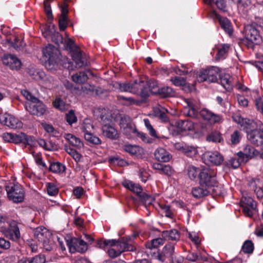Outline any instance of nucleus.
Returning a JSON list of instances; mask_svg holds the SVG:
<instances>
[{
    "mask_svg": "<svg viewBox=\"0 0 263 263\" xmlns=\"http://www.w3.org/2000/svg\"><path fill=\"white\" fill-rule=\"evenodd\" d=\"M41 125L44 129L50 134V136L55 137L58 136L59 134V132L55 129L52 125L46 123H42Z\"/></svg>",
    "mask_w": 263,
    "mask_h": 263,
    "instance_id": "obj_43",
    "label": "nucleus"
},
{
    "mask_svg": "<svg viewBox=\"0 0 263 263\" xmlns=\"http://www.w3.org/2000/svg\"><path fill=\"white\" fill-rule=\"evenodd\" d=\"M161 235L164 239L168 238V240H178L180 238L179 232L176 229L164 231L162 232Z\"/></svg>",
    "mask_w": 263,
    "mask_h": 263,
    "instance_id": "obj_30",
    "label": "nucleus"
},
{
    "mask_svg": "<svg viewBox=\"0 0 263 263\" xmlns=\"http://www.w3.org/2000/svg\"><path fill=\"white\" fill-rule=\"evenodd\" d=\"M171 81L175 86H184L186 84L185 79L182 77H175L171 79Z\"/></svg>",
    "mask_w": 263,
    "mask_h": 263,
    "instance_id": "obj_55",
    "label": "nucleus"
},
{
    "mask_svg": "<svg viewBox=\"0 0 263 263\" xmlns=\"http://www.w3.org/2000/svg\"><path fill=\"white\" fill-rule=\"evenodd\" d=\"M243 152L245 154L246 158L247 159H252L257 156L259 152L254 147L250 145H247L243 148Z\"/></svg>",
    "mask_w": 263,
    "mask_h": 263,
    "instance_id": "obj_34",
    "label": "nucleus"
},
{
    "mask_svg": "<svg viewBox=\"0 0 263 263\" xmlns=\"http://www.w3.org/2000/svg\"><path fill=\"white\" fill-rule=\"evenodd\" d=\"M215 15L219 21L221 27L229 35H231L233 32V29L229 20L226 17L220 16L216 13H215Z\"/></svg>",
    "mask_w": 263,
    "mask_h": 263,
    "instance_id": "obj_25",
    "label": "nucleus"
},
{
    "mask_svg": "<svg viewBox=\"0 0 263 263\" xmlns=\"http://www.w3.org/2000/svg\"><path fill=\"white\" fill-rule=\"evenodd\" d=\"M140 201L146 206L147 204L150 205L154 200V198L151 195L142 192L138 196Z\"/></svg>",
    "mask_w": 263,
    "mask_h": 263,
    "instance_id": "obj_41",
    "label": "nucleus"
},
{
    "mask_svg": "<svg viewBox=\"0 0 263 263\" xmlns=\"http://www.w3.org/2000/svg\"><path fill=\"white\" fill-rule=\"evenodd\" d=\"M51 236H48L46 238L42 240L41 242L39 243L36 242V246H40L41 248H44L46 251H49L53 249L54 243L52 240H51Z\"/></svg>",
    "mask_w": 263,
    "mask_h": 263,
    "instance_id": "obj_36",
    "label": "nucleus"
},
{
    "mask_svg": "<svg viewBox=\"0 0 263 263\" xmlns=\"http://www.w3.org/2000/svg\"><path fill=\"white\" fill-rule=\"evenodd\" d=\"M185 103L186 106L184 108V115L192 118H197L199 112L196 108L194 100L192 99H185Z\"/></svg>",
    "mask_w": 263,
    "mask_h": 263,
    "instance_id": "obj_18",
    "label": "nucleus"
},
{
    "mask_svg": "<svg viewBox=\"0 0 263 263\" xmlns=\"http://www.w3.org/2000/svg\"><path fill=\"white\" fill-rule=\"evenodd\" d=\"M65 137L70 144L74 146L81 147L83 145V143L81 140L71 134H66Z\"/></svg>",
    "mask_w": 263,
    "mask_h": 263,
    "instance_id": "obj_40",
    "label": "nucleus"
},
{
    "mask_svg": "<svg viewBox=\"0 0 263 263\" xmlns=\"http://www.w3.org/2000/svg\"><path fill=\"white\" fill-rule=\"evenodd\" d=\"M45 111V105L40 102L37 98L34 97V115L41 116L44 115Z\"/></svg>",
    "mask_w": 263,
    "mask_h": 263,
    "instance_id": "obj_28",
    "label": "nucleus"
},
{
    "mask_svg": "<svg viewBox=\"0 0 263 263\" xmlns=\"http://www.w3.org/2000/svg\"><path fill=\"white\" fill-rule=\"evenodd\" d=\"M9 60L10 62L9 64H8V66L10 68L12 69H18L21 67V62L15 55L11 54L10 59H9Z\"/></svg>",
    "mask_w": 263,
    "mask_h": 263,
    "instance_id": "obj_47",
    "label": "nucleus"
},
{
    "mask_svg": "<svg viewBox=\"0 0 263 263\" xmlns=\"http://www.w3.org/2000/svg\"><path fill=\"white\" fill-rule=\"evenodd\" d=\"M164 242V240L162 238H157L151 240V242H147L145 246L147 248L152 249L157 248Z\"/></svg>",
    "mask_w": 263,
    "mask_h": 263,
    "instance_id": "obj_42",
    "label": "nucleus"
},
{
    "mask_svg": "<svg viewBox=\"0 0 263 263\" xmlns=\"http://www.w3.org/2000/svg\"><path fill=\"white\" fill-rule=\"evenodd\" d=\"M155 116L158 117L162 122L167 123L169 122V118L166 115L167 109L161 107L156 108L154 110Z\"/></svg>",
    "mask_w": 263,
    "mask_h": 263,
    "instance_id": "obj_33",
    "label": "nucleus"
},
{
    "mask_svg": "<svg viewBox=\"0 0 263 263\" xmlns=\"http://www.w3.org/2000/svg\"><path fill=\"white\" fill-rule=\"evenodd\" d=\"M126 252V251H123V249L120 248L118 250H116L114 249H109L108 250V254L109 257L111 258H116L117 257L119 256L123 252Z\"/></svg>",
    "mask_w": 263,
    "mask_h": 263,
    "instance_id": "obj_56",
    "label": "nucleus"
},
{
    "mask_svg": "<svg viewBox=\"0 0 263 263\" xmlns=\"http://www.w3.org/2000/svg\"><path fill=\"white\" fill-rule=\"evenodd\" d=\"M122 185L126 189L132 191L137 196H138L142 192V186L138 184L134 183L129 180H124L122 182Z\"/></svg>",
    "mask_w": 263,
    "mask_h": 263,
    "instance_id": "obj_27",
    "label": "nucleus"
},
{
    "mask_svg": "<svg viewBox=\"0 0 263 263\" xmlns=\"http://www.w3.org/2000/svg\"><path fill=\"white\" fill-rule=\"evenodd\" d=\"M175 244L168 243L166 244L161 253L157 256V259L161 262H164L166 259H170L174 254Z\"/></svg>",
    "mask_w": 263,
    "mask_h": 263,
    "instance_id": "obj_17",
    "label": "nucleus"
},
{
    "mask_svg": "<svg viewBox=\"0 0 263 263\" xmlns=\"http://www.w3.org/2000/svg\"><path fill=\"white\" fill-rule=\"evenodd\" d=\"M42 33L46 39L51 38V41L56 44L60 48L64 50H68V48L72 46L74 42L69 38L63 39L62 35L55 30V26L52 28L50 26L44 27Z\"/></svg>",
    "mask_w": 263,
    "mask_h": 263,
    "instance_id": "obj_3",
    "label": "nucleus"
},
{
    "mask_svg": "<svg viewBox=\"0 0 263 263\" xmlns=\"http://www.w3.org/2000/svg\"><path fill=\"white\" fill-rule=\"evenodd\" d=\"M44 55L47 58L45 62V66L49 70L55 69L61 63L63 66L69 70H73L72 63L67 58H64L63 61L61 59L60 50L52 45L49 44L43 50Z\"/></svg>",
    "mask_w": 263,
    "mask_h": 263,
    "instance_id": "obj_1",
    "label": "nucleus"
},
{
    "mask_svg": "<svg viewBox=\"0 0 263 263\" xmlns=\"http://www.w3.org/2000/svg\"><path fill=\"white\" fill-rule=\"evenodd\" d=\"M175 91L170 87L164 86L160 88L157 94L160 98H165L175 96Z\"/></svg>",
    "mask_w": 263,
    "mask_h": 263,
    "instance_id": "obj_32",
    "label": "nucleus"
},
{
    "mask_svg": "<svg viewBox=\"0 0 263 263\" xmlns=\"http://www.w3.org/2000/svg\"><path fill=\"white\" fill-rule=\"evenodd\" d=\"M6 191L10 200L14 203H20L24 199V191L21 185L13 184V186H6Z\"/></svg>",
    "mask_w": 263,
    "mask_h": 263,
    "instance_id": "obj_8",
    "label": "nucleus"
},
{
    "mask_svg": "<svg viewBox=\"0 0 263 263\" xmlns=\"http://www.w3.org/2000/svg\"><path fill=\"white\" fill-rule=\"evenodd\" d=\"M44 6L45 12L47 15L48 21L49 22H51L53 20V15L50 5L49 4V0L44 1Z\"/></svg>",
    "mask_w": 263,
    "mask_h": 263,
    "instance_id": "obj_49",
    "label": "nucleus"
},
{
    "mask_svg": "<svg viewBox=\"0 0 263 263\" xmlns=\"http://www.w3.org/2000/svg\"><path fill=\"white\" fill-rule=\"evenodd\" d=\"M241 163L237 157H234L231 158L227 164L234 168H237L240 166Z\"/></svg>",
    "mask_w": 263,
    "mask_h": 263,
    "instance_id": "obj_64",
    "label": "nucleus"
},
{
    "mask_svg": "<svg viewBox=\"0 0 263 263\" xmlns=\"http://www.w3.org/2000/svg\"><path fill=\"white\" fill-rule=\"evenodd\" d=\"M186 259L191 261H195L198 259L206 260L201 254L199 255L195 253H190L186 256Z\"/></svg>",
    "mask_w": 263,
    "mask_h": 263,
    "instance_id": "obj_60",
    "label": "nucleus"
},
{
    "mask_svg": "<svg viewBox=\"0 0 263 263\" xmlns=\"http://www.w3.org/2000/svg\"><path fill=\"white\" fill-rule=\"evenodd\" d=\"M219 77L221 85L228 91H230L232 89L231 76L229 74H219Z\"/></svg>",
    "mask_w": 263,
    "mask_h": 263,
    "instance_id": "obj_29",
    "label": "nucleus"
},
{
    "mask_svg": "<svg viewBox=\"0 0 263 263\" xmlns=\"http://www.w3.org/2000/svg\"><path fill=\"white\" fill-rule=\"evenodd\" d=\"M48 236H51V234L45 227H40L34 229V242L37 240L39 243Z\"/></svg>",
    "mask_w": 263,
    "mask_h": 263,
    "instance_id": "obj_22",
    "label": "nucleus"
},
{
    "mask_svg": "<svg viewBox=\"0 0 263 263\" xmlns=\"http://www.w3.org/2000/svg\"><path fill=\"white\" fill-rule=\"evenodd\" d=\"M68 50L71 52L72 60L74 61L77 67L80 68L85 65V58L83 56L79 47L74 43L68 48Z\"/></svg>",
    "mask_w": 263,
    "mask_h": 263,
    "instance_id": "obj_11",
    "label": "nucleus"
},
{
    "mask_svg": "<svg viewBox=\"0 0 263 263\" xmlns=\"http://www.w3.org/2000/svg\"><path fill=\"white\" fill-rule=\"evenodd\" d=\"M125 151L132 155L138 156L142 152V149L137 145H125L123 147Z\"/></svg>",
    "mask_w": 263,
    "mask_h": 263,
    "instance_id": "obj_38",
    "label": "nucleus"
},
{
    "mask_svg": "<svg viewBox=\"0 0 263 263\" xmlns=\"http://www.w3.org/2000/svg\"><path fill=\"white\" fill-rule=\"evenodd\" d=\"M131 92L137 94L143 98H146L149 96V91L145 87V82L143 81H135L132 83Z\"/></svg>",
    "mask_w": 263,
    "mask_h": 263,
    "instance_id": "obj_13",
    "label": "nucleus"
},
{
    "mask_svg": "<svg viewBox=\"0 0 263 263\" xmlns=\"http://www.w3.org/2000/svg\"><path fill=\"white\" fill-rule=\"evenodd\" d=\"M248 140L252 144L259 146L263 144V124L260 123V127L247 135Z\"/></svg>",
    "mask_w": 263,
    "mask_h": 263,
    "instance_id": "obj_10",
    "label": "nucleus"
},
{
    "mask_svg": "<svg viewBox=\"0 0 263 263\" xmlns=\"http://www.w3.org/2000/svg\"><path fill=\"white\" fill-rule=\"evenodd\" d=\"M229 46L228 45H223L221 48H218V52L215 57L216 61H219L224 58V55L228 52Z\"/></svg>",
    "mask_w": 263,
    "mask_h": 263,
    "instance_id": "obj_44",
    "label": "nucleus"
},
{
    "mask_svg": "<svg viewBox=\"0 0 263 263\" xmlns=\"http://www.w3.org/2000/svg\"><path fill=\"white\" fill-rule=\"evenodd\" d=\"M49 170L54 173L61 174L65 172V166L60 162H53L50 164Z\"/></svg>",
    "mask_w": 263,
    "mask_h": 263,
    "instance_id": "obj_37",
    "label": "nucleus"
},
{
    "mask_svg": "<svg viewBox=\"0 0 263 263\" xmlns=\"http://www.w3.org/2000/svg\"><path fill=\"white\" fill-rule=\"evenodd\" d=\"M243 33L245 37L243 42L249 48L253 49L255 45H259L262 41L259 30L255 25H246L244 27Z\"/></svg>",
    "mask_w": 263,
    "mask_h": 263,
    "instance_id": "obj_4",
    "label": "nucleus"
},
{
    "mask_svg": "<svg viewBox=\"0 0 263 263\" xmlns=\"http://www.w3.org/2000/svg\"><path fill=\"white\" fill-rule=\"evenodd\" d=\"M9 123L8 127L13 129H16L22 126V123L12 116L9 115Z\"/></svg>",
    "mask_w": 263,
    "mask_h": 263,
    "instance_id": "obj_48",
    "label": "nucleus"
},
{
    "mask_svg": "<svg viewBox=\"0 0 263 263\" xmlns=\"http://www.w3.org/2000/svg\"><path fill=\"white\" fill-rule=\"evenodd\" d=\"M242 138V134L239 130H235L231 135V142L232 144H238Z\"/></svg>",
    "mask_w": 263,
    "mask_h": 263,
    "instance_id": "obj_52",
    "label": "nucleus"
},
{
    "mask_svg": "<svg viewBox=\"0 0 263 263\" xmlns=\"http://www.w3.org/2000/svg\"><path fill=\"white\" fill-rule=\"evenodd\" d=\"M240 203L244 214L249 217H251L253 215L252 210L255 209L256 207L253 199L250 197L243 196Z\"/></svg>",
    "mask_w": 263,
    "mask_h": 263,
    "instance_id": "obj_15",
    "label": "nucleus"
},
{
    "mask_svg": "<svg viewBox=\"0 0 263 263\" xmlns=\"http://www.w3.org/2000/svg\"><path fill=\"white\" fill-rule=\"evenodd\" d=\"M254 250V245L252 242L250 240L246 241L243 246H242L241 250L245 253L250 254L252 253Z\"/></svg>",
    "mask_w": 263,
    "mask_h": 263,
    "instance_id": "obj_51",
    "label": "nucleus"
},
{
    "mask_svg": "<svg viewBox=\"0 0 263 263\" xmlns=\"http://www.w3.org/2000/svg\"><path fill=\"white\" fill-rule=\"evenodd\" d=\"M136 236H128L122 237L118 240H104L98 242L99 247L104 248L109 246L110 247L117 246L118 247L123 249V251L134 252L136 251L138 247L136 243L134 242Z\"/></svg>",
    "mask_w": 263,
    "mask_h": 263,
    "instance_id": "obj_2",
    "label": "nucleus"
},
{
    "mask_svg": "<svg viewBox=\"0 0 263 263\" xmlns=\"http://www.w3.org/2000/svg\"><path fill=\"white\" fill-rule=\"evenodd\" d=\"M154 156L158 161L164 162H168L172 158L170 153L162 147H159L156 149Z\"/></svg>",
    "mask_w": 263,
    "mask_h": 263,
    "instance_id": "obj_23",
    "label": "nucleus"
},
{
    "mask_svg": "<svg viewBox=\"0 0 263 263\" xmlns=\"http://www.w3.org/2000/svg\"><path fill=\"white\" fill-rule=\"evenodd\" d=\"M119 125L123 133L126 135L134 133L136 129L133 128L132 119L128 116H124L121 118Z\"/></svg>",
    "mask_w": 263,
    "mask_h": 263,
    "instance_id": "obj_19",
    "label": "nucleus"
},
{
    "mask_svg": "<svg viewBox=\"0 0 263 263\" xmlns=\"http://www.w3.org/2000/svg\"><path fill=\"white\" fill-rule=\"evenodd\" d=\"M211 190L205 186H199L193 188L192 193L193 196L196 198H200L208 196L210 194Z\"/></svg>",
    "mask_w": 263,
    "mask_h": 263,
    "instance_id": "obj_26",
    "label": "nucleus"
},
{
    "mask_svg": "<svg viewBox=\"0 0 263 263\" xmlns=\"http://www.w3.org/2000/svg\"><path fill=\"white\" fill-rule=\"evenodd\" d=\"M199 183L202 186L211 189L212 186L217 184L215 172L209 168L202 169L199 176Z\"/></svg>",
    "mask_w": 263,
    "mask_h": 263,
    "instance_id": "obj_6",
    "label": "nucleus"
},
{
    "mask_svg": "<svg viewBox=\"0 0 263 263\" xmlns=\"http://www.w3.org/2000/svg\"><path fill=\"white\" fill-rule=\"evenodd\" d=\"M145 87H147L149 93L157 95L160 88L158 87L157 82L154 80H150L145 82Z\"/></svg>",
    "mask_w": 263,
    "mask_h": 263,
    "instance_id": "obj_35",
    "label": "nucleus"
},
{
    "mask_svg": "<svg viewBox=\"0 0 263 263\" xmlns=\"http://www.w3.org/2000/svg\"><path fill=\"white\" fill-rule=\"evenodd\" d=\"M260 123H257L253 120L245 118V120L241 122V127L247 135L257 129L260 127Z\"/></svg>",
    "mask_w": 263,
    "mask_h": 263,
    "instance_id": "obj_21",
    "label": "nucleus"
},
{
    "mask_svg": "<svg viewBox=\"0 0 263 263\" xmlns=\"http://www.w3.org/2000/svg\"><path fill=\"white\" fill-rule=\"evenodd\" d=\"M220 69L217 67L212 66L211 68L201 71L197 75V80L199 83L207 81L210 82H215L217 80Z\"/></svg>",
    "mask_w": 263,
    "mask_h": 263,
    "instance_id": "obj_7",
    "label": "nucleus"
},
{
    "mask_svg": "<svg viewBox=\"0 0 263 263\" xmlns=\"http://www.w3.org/2000/svg\"><path fill=\"white\" fill-rule=\"evenodd\" d=\"M53 106L61 111H65L66 109V104L61 98H57L53 102Z\"/></svg>",
    "mask_w": 263,
    "mask_h": 263,
    "instance_id": "obj_50",
    "label": "nucleus"
},
{
    "mask_svg": "<svg viewBox=\"0 0 263 263\" xmlns=\"http://www.w3.org/2000/svg\"><path fill=\"white\" fill-rule=\"evenodd\" d=\"M134 133H136L137 136L140 138L143 141L148 143H151L152 142L153 140L150 138L146 134L142 132H139L137 131L136 129H135Z\"/></svg>",
    "mask_w": 263,
    "mask_h": 263,
    "instance_id": "obj_62",
    "label": "nucleus"
},
{
    "mask_svg": "<svg viewBox=\"0 0 263 263\" xmlns=\"http://www.w3.org/2000/svg\"><path fill=\"white\" fill-rule=\"evenodd\" d=\"M47 189L48 194L50 196H54L58 193V189L53 183H48Z\"/></svg>",
    "mask_w": 263,
    "mask_h": 263,
    "instance_id": "obj_57",
    "label": "nucleus"
},
{
    "mask_svg": "<svg viewBox=\"0 0 263 263\" xmlns=\"http://www.w3.org/2000/svg\"><path fill=\"white\" fill-rule=\"evenodd\" d=\"M179 132L192 131L194 129V123L190 120H179L175 122Z\"/></svg>",
    "mask_w": 263,
    "mask_h": 263,
    "instance_id": "obj_24",
    "label": "nucleus"
},
{
    "mask_svg": "<svg viewBox=\"0 0 263 263\" xmlns=\"http://www.w3.org/2000/svg\"><path fill=\"white\" fill-rule=\"evenodd\" d=\"M35 161L36 164L39 166V167L42 169H46L47 166L44 162L43 161L42 157L39 155H37L34 157Z\"/></svg>",
    "mask_w": 263,
    "mask_h": 263,
    "instance_id": "obj_63",
    "label": "nucleus"
},
{
    "mask_svg": "<svg viewBox=\"0 0 263 263\" xmlns=\"http://www.w3.org/2000/svg\"><path fill=\"white\" fill-rule=\"evenodd\" d=\"M201 117L205 120H206L211 123L215 124L221 123L223 121V118L221 115L214 114L210 110L203 108L199 112Z\"/></svg>",
    "mask_w": 263,
    "mask_h": 263,
    "instance_id": "obj_14",
    "label": "nucleus"
},
{
    "mask_svg": "<svg viewBox=\"0 0 263 263\" xmlns=\"http://www.w3.org/2000/svg\"><path fill=\"white\" fill-rule=\"evenodd\" d=\"M84 138L86 141L91 144L99 145L101 143V140L100 138L92 135L91 133L89 134H84Z\"/></svg>",
    "mask_w": 263,
    "mask_h": 263,
    "instance_id": "obj_46",
    "label": "nucleus"
},
{
    "mask_svg": "<svg viewBox=\"0 0 263 263\" xmlns=\"http://www.w3.org/2000/svg\"><path fill=\"white\" fill-rule=\"evenodd\" d=\"M204 157L206 160L216 165H220L223 161V156L218 152H207Z\"/></svg>",
    "mask_w": 263,
    "mask_h": 263,
    "instance_id": "obj_20",
    "label": "nucleus"
},
{
    "mask_svg": "<svg viewBox=\"0 0 263 263\" xmlns=\"http://www.w3.org/2000/svg\"><path fill=\"white\" fill-rule=\"evenodd\" d=\"M180 149L187 156H190L195 155L197 152L194 146L186 145L181 147Z\"/></svg>",
    "mask_w": 263,
    "mask_h": 263,
    "instance_id": "obj_54",
    "label": "nucleus"
},
{
    "mask_svg": "<svg viewBox=\"0 0 263 263\" xmlns=\"http://www.w3.org/2000/svg\"><path fill=\"white\" fill-rule=\"evenodd\" d=\"M66 121L70 125L77 121V118L75 116L74 111L70 110L66 115Z\"/></svg>",
    "mask_w": 263,
    "mask_h": 263,
    "instance_id": "obj_58",
    "label": "nucleus"
},
{
    "mask_svg": "<svg viewBox=\"0 0 263 263\" xmlns=\"http://www.w3.org/2000/svg\"><path fill=\"white\" fill-rule=\"evenodd\" d=\"M93 128V126L90 123L85 121L82 126L81 129L82 131L85 133H91L92 130Z\"/></svg>",
    "mask_w": 263,
    "mask_h": 263,
    "instance_id": "obj_61",
    "label": "nucleus"
},
{
    "mask_svg": "<svg viewBox=\"0 0 263 263\" xmlns=\"http://www.w3.org/2000/svg\"><path fill=\"white\" fill-rule=\"evenodd\" d=\"M213 3L220 10L223 12L227 11V5L224 0H214Z\"/></svg>",
    "mask_w": 263,
    "mask_h": 263,
    "instance_id": "obj_59",
    "label": "nucleus"
},
{
    "mask_svg": "<svg viewBox=\"0 0 263 263\" xmlns=\"http://www.w3.org/2000/svg\"><path fill=\"white\" fill-rule=\"evenodd\" d=\"M68 50L71 52L72 60L74 61L77 67L80 68L85 65V58L83 56L79 47L74 43L68 48Z\"/></svg>",
    "mask_w": 263,
    "mask_h": 263,
    "instance_id": "obj_12",
    "label": "nucleus"
},
{
    "mask_svg": "<svg viewBox=\"0 0 263 263\" xmlns=\"http://www.w3.org/2000/svg\"><path fill=\"white\" fill-rule=\"evenodd\" d=\"M206 140L209 142L220 143L222 141V138L220 133L218 132H214L207 136Z\"/></svg>",
    "mask_w": 263,
    "mask_h": 263,
    "instance_id": "obj_45",
    "label": "nucleus"
},
{
    "mask_svg": "<svg viewBox=\"0 0 263 263\" xmlns=\"http://www.w3.org/2000/svg\"><path fill=\"white\" fill-rule=\"evenodd\" d=\"M67 246L69 248V251L71 253H74L76 252L80 253H84L87 249V245L83 240L77 238H72L70 240L67 241Z\"/></svg>",
    "mask_w": 263,
    "mask_h": 263,
    "instance_id": "obj_9",
    "label": "nucleus"
},
{
    "mask_svg": "<svg viewBox=\"0 0 263 263\" xmlns=\"http://www.w3.org/2000/svg\"><path fill=\"white\" fill-rule=\"evenodd\" d=\"M187 175L190 179L192 180H197L199 179L201 170L194 166H189L187 168Z\"/></svg>",
    "mask_w": 263,
    "mask_h": 263,
    "instance_id": "obj_31",
    "label": "nucleus"
},
{
    "mask_svg": "<svg viewBox=\"0 0 263 263\" xmlns=\"http://www.w3.org/2000/svg\"><path fill=\"white\" fill-rule=\"evenodd\" d=\"M65 151L67 153H68L76 161L79 162L80 161L82 156L75 149L69 147H66Z\"/></svg>",
    "mask_w": 263,
    "mask_h": 263,
    "instance_id": "obj_53",
    "label": "nucleus"
},
{
    "mask_svg": "<svg viewBox=\"0 0 263 263\" xmlns=\"http://www.w3.org/2000/svg\"><path fill=\"white\" fill-rule=\"evenodd\" d=\"M32 140L31 137H29L26 135L25 133H20L18 134H14L12 140V143L18 144L20 143H23L25 145V147L28 146V148L31 151L30 153L33 154L32 151Z\"/></svg>",
    "mask_w": 263,
    "mask_h": 263,
    "instance_id": "obj_16",
    "label": "nucleus"
},
{
    "mask_svg": "<svg viewBox=\"0 0 263 263\" xmlns=\"http://www.w3.org/2000/svg\"><path fill=\"white\" fill-rule=\"evenodd\" d=\"M100 118L103 135L112 140L118 139L119 134L118 130L113 126L112 120L109 116L101 115Z\"/></svg>",
    "mask_w": 263,
    "mask_h": 263,
    "instance_id": "obj_5",
    "label": "nucleus"
},
{
    "mask_svg": "<svg viewBox=\"0 0 263 263\" xmlns=\"http://www.w3.org/2000/svg\"><path fill=\"white\" fill-rule=\"evenodd\" d=\"M88 78L85 72L81 71L72 76V81L77 83L83 84L85 83Z\"/></svg>",
    "mask_w": 263,
    "mask_h": 263,
    "instance_id": "obj_39",
    "label": "nucleus"
}]
</instances>
